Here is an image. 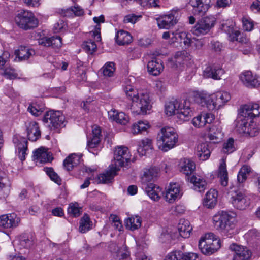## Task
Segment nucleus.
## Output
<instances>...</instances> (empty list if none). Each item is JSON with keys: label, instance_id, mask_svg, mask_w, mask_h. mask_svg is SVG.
Masks as SVG:
<instances>
[{"label": "nucleus", "instance_id": "obj_1", "mask_svg": "<svg viewBox=\"0 0 260 260\" xmlns=\"http://www.w3.org/2000/svg\"><path fill=\"white\" fill-rule=\"evenodd\" d=\"M125 92L127 98L132 101L131 109L133 113L136 114H146L148 110L151 108L149 93L147 91H138L135 90L131 85L125 88Z\"/></svg>", "mask_w": 260, "mask_h": 260}, {"label": "nucleus", "instance_id": "obj_2", "mask_svg": "<svg viewBox=\"0 0 260 260\" xmlns=\"http://www.w3.org/2000/svg\"><path fill=\"white\" fill-rule=\"evenodd\" d=\"M260 115V106L257 103H249L241 108L240 114L234 122L235 130L239 134H245L249 120Z\"/></svg>", "mask_w": 260, "mask_h": 260}, {"label": "nucleus", "instance_id": "obj_3", "mask_svg": "<svg viewBox=\"0 0 260 260\" xmlns=\"http://www.w3.org/2000/svg\"><path fill=\"white\" fill-rule=\"evenodd\" d=\"M214 228L222 235L231 237L236 233L234 218L227 212L222 211L213 217Z\"/></svg>", "mask_w": 260, "mask_h": 260}, {"label": "nucleus", "instance_id": "obj_4", "mask_svg": "<svg viewBox=\"0 0 260 260\" xmlns=\"http://www.w3.org/2000/svg\"><path fill=\"white\" fill-rule=\"evenodd\" d=\"M231 95L227 92L220 91L205 96L203 94L197 95L196 101L200 103L202 106L206 105L209 110H218L224 106L230 99Z\"/></svg>", "mask_w": 260, "mask_h": 260}, {"label": "nucleus", "instance_id": "obj_5", "mask_svg": "<svg viewBox=\"0 0 260 260\" xmlns=\"http://www.w3.org/2000/svg\"><path fill=\"white\" fill-rule=\"evenodd\" d=\"M189 104L185 101L180 103L175 100L170 101L166 104L165 112L168 116L176 114L177 117L182 121H187L192 116V112L188 105Z\"/></svg>", "mask_w": 260, "mask_h": 260}, {"label": "nucleus", "instance_id": "obj_6", "mask_svg": "<svg viewBox=\"0 0 260 260\" xmlns=\"http://www.w3.org/2000/svg\"><path fill=\"white\" fill-rule=\"evenodd\" d=\"M178 141V135L172 127H163L157 137V145L159 149L166 152L173 148Z\"/></svg>", "mask_w": 260, "mask_h": 260}, {"label": "nucleus", "instance_id": "obj_7", "mask_svg": "<svg viewBox=\"0 0 260 260\" xmlns=\"http://www.w3.org/2000/svg\"><path fill=\"white\" fill-rule=\"evenodd\" d=\"M17 25L21 28L27 30L38 26L39 21L34 14L23 9L17 11Z\"/></svg>", "mask_w": 260, "mask_h": 260}, {"label": "nucleus", "instance_id": "obj_8", "mask_svg": "<svg viewBox=\"0 0 260 260\" xmlns=\"http://www.w3.org/2000/svg\"><path fill=\"white\" fill-rule=\"evenodd\" d=\"M65 118L59 111H49L46 113L43 121L50 129L64 126Z\"/></svg>", "mask_w": 260, "mask_h": 260}, {"label": "nucleus", "instance_id": "obj_9", "mask_svg": "<svg viewBox=\"0 0 260 260\" xmlns=\"http://www.w3.org/2000/svg\"><path fill=\"white\" fill-rule=\"evenodd\" d=\"M199 248L205 255H211L220 247V241L210 237V234L206 235L199 242Z\"/></svg>", "mask_w": 260, "mask_h": 260}, {"label": "nucleus", "instance_id": "obj_10", "mask_svg": "<svg viewBox=\"0 0 260 260\" xmlns=\"http://www.w3.org/2000/svg\"><path fill=\"white\" fill-rule=\"evenodd\" d=\"M130 157L131 155L127 147L122 146L117 147L114 152L112 165L119 170L120 167L128 166Z\"/></svg>", "mask_w": 260, "mask_h": 260}, {"label": "nucleus", "instance_id": "obj_11", "mask_svg": "<svg viewBox=\"0 0 260 260\" xmlns=\"http://www.w3.org/2000/svg\"><path fill=\"white\" fill-rule=\"evenodd\" d=\"M215 19L213 16H207L199 20L192 27L191 31L197 36L206 35L214 26Z\"/></svg>", "mask_w": 260, "mask_h": 260}, {"label": "nucleus", "instance_id": "obj_12", "mask_svg": "<svg viewBox=\"0 0 260 260\" xmlns=\"http://www.w3.org/2000/svg\"><path fill=\"white\" fill-rule=\"evenodd\" d=\"M230 196V202L237 209L244 210L250 204L249 200L243 191L235 190L231 192Z\"/></svg>", "mask_w": 260, "mask_h": 260}, {"label": "nucleus", "instance_id": "obj_13", "mask_svg": "<svg viewBox=\"0 0 260 260\" xmlns=\"http://www.w3.org/2000/svg\"><path fill=\"white\" fill-rule=\"evenodd\" d=\"M234 23L231 20H226L221 24V29L229 35L230 41H237L242 43H246L247 39L243 36V34L234 28Z\"/></svg>", "mask_w": 260, "mask_h": 260}, {"label": "nucleus", "instance_id": "obj_14", "mask_svg": "<svg viewBox=\"0 0 260 260\" xmlns=\"http://www.w3.org/2000/svg\"><path fill=\"white\" fill-rule=\"evenodd\" d=\"M211 0H189L188 5L192 7L194 15H204L210 7Z\"/></svg>", "mask_w": 260, "mask_h": 260}, {"label": "nucleus", "instance_id": "obj_15", "mask_svg": "<svg viewBox=\"0 0 260 260\" xmlns=\"http://www.w3.org/2000/svg\"><path fill=\"white\" fill-rule=\"evenodd\" d=\"M38 44L44 47H51L53 48L58 49L62 46L61 38L59 36H53L52 37H41L40 33L37 34Z\"/></svg>", "mask_w": 260, "mask_h": 260}, {"label": "nucleus", "instance_id": "obj_16", "mask_svg": "<svg viewBox=\"0 0 260 260\" xmlns=\"http://www.w3.org/2000/svg\"><path fill=\"white\" fill-rule=\"evenodd\" d=\"M240 79L244 85L248 87H257L260 85V80L257 75H253L250 71L243 72L240 75Z\"/></svg>", "mask_w": 260, "mask_h": 260}, {"label": "nucleus", "instance_id": "obj_17", "mask_svg": "<svg viewBox=\"0 0 260 260\" xmlns=\"http://www.w3.org/2000/svg\"><path fill=\"white\" fill-rule=\"evenodd\" d=\"M182 195L179 185L177 183H170L166 191L165 198L167 201L173 203L176 200L180 198Z\"/></svg>", "mask_w": 260, "mask_h": 260}, {"label": "nucleus", "instance_id": "obj_18", "mask_svg": "<svg viewBox=\"0 0 260 260\" xmlns=\"http://www.w3.org/2000/svg\"><path fill=\"white\" fill-rule=\"evenodd\" d=\"M177 22V17L172 13L164 15L157 19L158 26L159 28L162 29H170L175 25Z\"/></svg>", "mask_w": 260, "mask_h": 260}, {"label": "nucleus", "instance_id": "obj_19", "mask_svg": "<svg viewBox=\"0 0 260 260\" xmlns=\"http://www.w3.org/2000/svg\"><path fill=\"white\" fill-rule=\"evenodd\" d=\"M28 139L36 141L41 137V131L38 123L35 121H29L25 123Z\"/></svg>", "mask_w": 260, "mask_h": 260}, {"label": "nucleus", "instance_id": "obj_20", "mask_svg": "<svg viewBox=\"0 0 260 260\" xmlns=\"http://www.w3.org/2000/svg\"><path fill=\"white\" fill-rule=\"evenodd\" d=\"M92 136L91 139L87 141V147L88 150L95 154L93 152L91 151V149L96 148L99 144L101 141V130L99 126L94 125L92 127Z\"/></svg>", "mask_w": 260, "mask_h": 260}, {"label": "nucleus", "instance_id": "obj_21", "mask_svg": "<svg viewBox=\"0 0 260 260\" xmlns=\"http://www.w3.org/2000/svg\"><path fill=\"white\" fill-rule=\"evenodd\" d=\"M229 248L234 251L241 260H248L251 256V251L246 247L233 243L230 245Z\"/></svg>", "mask_w": 260, "mask_h": 260}, {"label": "nucleus", "instance_id": "obj_22", "mask_svg": "<svg viewBox=\"0 0 260 260\" xmlns=\"http://www.w3.org/2000/svg\"><path fill=\"white\" fill-rule=\"evenodd\" d=\"M147 195L154 201H158L163 194L162 189L155 184L150 183L142 186Z\"/></svg>", "mask_w": 260, "mask_h": 260}, {"label": "nucleus", "instance_id": "obj_23", "mask_svg": "<svg viewBox=\"0 0 260 260\" xmlns=\"http://www.w3.org/2000/svg\"><path fill=\"white\" fill-rule=\"evenodd\" d=\"M164 66L161 60L156 57H152L147 63V70L149 74L158 76L163 71Z\"/></svg>", "mask_w": 260, "mask_h": 260}, {"label": "nucleus", "instance_id": "obj_24", "mask_svg": "<svg viewBox=\"0 0 260 260\" xmlns=\"http://www.w3.org/2000/svg\"><path fill=\"white\" fill-rule=\"evenodd\" d=\"M224 73V71L221 68L216 66H208L203 72V76L205 78H211L219 80Z\"/></svg>", "mask_w": 260, "mask_h": 260}, {"label": "nucleus", "instance_id": "obj_25", "mask_svg": "<svg viewBox=\"0 0 260 260\" xmlns=\"http://www.w3.org/2000/svg\"><path fill=\"white\" fill-rule=\"evenodd\" d=\"M188 180L192 183V188L197 191L202 192L206 188L207 184L206 180L199 175H193L188 177Z\"/></svg>", "mask_w": 260, "mask_h": 260}, {"label": "nucleus", "instance_id": "obj_26", "mask_svg": "<svg viewBox=\"0 0 260 260\" xmlns=\"http://www.w3.org/2000/svg\"><path fill=\"white\" fill-rule=\"evenodd\" d=\"M119 170L114 166L110 168L105 172L100 174L97 178L98 183H108L111 182L114 177L116 175V172Z\"/></svg>", "mask_w": 260, "mask_h": 260}, {"label": "nucleus", "instance_id": "obj_27", "mask_svg": "<svg viewBox=\"0 0 260 260\" xmlns=\"http://www.w3.org/2000/svg\"><path fill=\"white\" fill-rule=\"evenodd\" d=\"M208 138L214 143H218L223 138L222 128L219 125H212L209 127Z\"/></svg>", "mask_w": 260, "mask_h": 260}, {"label": "nucleus", "instance_id": "obj_28", "mask_svg": "<svg viewBox=\"0 0 260 260\" xmlns=\"http://www.w3.org/2000/svg\"><path fill=\"white\" fill-rule=\"evenodd\" d=\"M211 143L207 142L202 143L199 144L197 148V155L202 160H207L210 156V145Z\"/></svg>", "mask_w": 260, "mask_h": 260}, {"label": "nucleus", "instance_id": "obj_29", "mask_svg": "<svg viewBox=\"0 0 260 260\" xmlns=\"http://www.w3.org/2000/svg\"><path fill=\"white\" fill-rule=\"evenodd\" d=\"M81 157V155L71 154L63 161L64 167L68 171L73 170L81 163L82 160Z\"/></svg>", "mask_w": 260, "mask_h": 260}, {"label": "nucleus", "instance_id": "obj_30", "mask_svg": "<svg viewBox=\"0 0 260 260\" xmlns=\"http://www.w3.org/2000/svg\"><path fill=\"white\" fill-rule=\"evenodd\" d=\"M218 192L215 189H210L205 195L204 199V205L208 208L215 207L217 202Z\"/></svg>", "mask_w": 260, "mask_h": 260}, {"label": "nucleus", "instance_id": "obj_31", "mask_svg": "<svg viewBox=\"0 0 260 260\" xmlns=\"http://www.w3.org/2000/svg\"><path fill=\"white\" fill-rule=\"evenodd\" d=\"M192 230L190 222L185 219H181L178 224V230L180 235L184 238H187L190 236V232Z\"/></svg>", "mask_w": 260, "mask_h": 260}, {"label": "nucleus", "instance_id": "obj_32", "mask_svg": "<svg viewBox=\"0 0 260 260\" xmlns=\"http://www.w3.org/2000/svg\"><path fill=\"white\" fill-rule=\"evenodd\" d=\"M110 119L122 125H126L129 122V117L123 112H118L115 110L108 112Z\"/></svg>", "mask_w": 260, "mask_h": 260}, {"label": "nucleus", "instance_id": "obj_33", "mask_svg": "<svg viewBox=\"0 0 260 260\" xmlns=\"http://www.w3.org/2000/svg\"><path fill=\"white\" fill-rule=\"evenodd\" d=\"M180 171L186 176L191 175L195 170L194 162L189 159L183 158L179 164Z\"/></svg>", "mask_w": 260, "mask_h": 260}, {"label": "nucleus", "instance_id": "obj_34", "mask_svg": "<svg viewBox=\"0 0 260 260\" xmlns=\"http://www.w3.org/2000/svg\"><path fill=\"white\" fill-rule=\"evenodd\" d=\"M17 149L18 157L21 161L25 160V157L28 154V141L25 138H21L17 141Z\"/></svg>", "mask_w": 260, "mask_h": 260}, {"label": "nucleus", "instance_id": "obj_35", "mask_svg": "<svg viewBox=\"0 0 260 260\" xmlns=\"http://www.w3.org/2000/svg\"><path fill=\"white\" fill-rule=\"evenodd\" d=\"M218 178H219L220 184L223 186L228 185V173L226 169L225 161L222 159L218 170Z\"/></svg>", "mask_w": 260, "mask_h": 260}, {"label": "nucleus", "instance_id": "obj_36", "mask_svg": "<svg viewBox=\"0 0 260 260\" xmlns=\"http://www.w3.org/2000/svg\"><path fill=\"white\" fill-rule=\"evenodd\" d=\"M16 218V214L14 213L0 216V226L6 229L11 228L15 223Z\"/></svg>", "mask_w": 260, "mask_h": 260}, {"label": "nucleus", "instance_id": "obj_37", "mask_svg": "<svg viewBox=\"0 0 260 260\" xmlns=\"http://www.w3.org/2000/svg\"><path fill=\"white\" fill-rule=\"evenodd\" d=\"M151 140L145 138L139 142L137 151L140 156L146 155L147 151L152 149Z\"/></svg>", "mask_w": 260, "mask_h": 260}, {"label": "nucleus", "instance_id": "obj_38", "mask_svg": "<svg viewBox=\"0 0 260 260\" xmlns=\"http://www.w3.org/2000/svg\"><path fill=\"white\" fill-rule=\"evenodd\" d=\"M33 157L40 162L45 163L49 161L50 156L45 148L41 147L34 151Z\"/></svg>", "mask_w": 260, "mask_h": 260}, {"label": "nucleus", "instance_id": "obj_39", "mask_svg": "<svg viewBox=\"0 0 260 260\" xmlns=\"http://www.w3.org/2000/svg\"><path fill=\"white\" fill-rule=\"evenodd\" d=\"M115 39L118 45H124L132 42V37L127 31L121 30L117 32Z\"/></svg>", "mask_w": 260, "mask_h": 260}, {"label": "nucleus", "instance_id": "obj_40", "mask_svg": "<svg viewBox=\"0 0 260 260\" xmlns=\"http://www.w3.org/2000/svg\"><path fill=\"white\" fill-rule=\"evenodd\" d=\"M251 171V168L248 165H243L240 169L237 175V183L239 187L243 186V183L246 180Z\"/></svg>", "mask_w": 260, "mask_h": 260}, {"label": "nucleus", "instance_id": "obj_41", "mask_svg": "<svg viewBox=\"0 0 260 260\" xmlns=\"http://www.w3.org/2000/svg\"><path fill=\"white\" fill-rule=\"evenodd\" d=\"M210 115L209 114L198 115L192 119V123L195 127L198 128L204 126L206 123H210L212 122L213 120L212 117L210 121H208V119L210 118Z\"/></svg>", "mask_w": 260, "mask_h": 260}, {"label": "nucleus", "instance_id": "obj_42", "mask_svg": "<svg viewBox=\"0 0 260 260\" xmlns=\"http://www.w3.org/2000/svg\"><path fill=\"white\" fill-rule=\"evenodd\" d=\"M93 20L96 25L95 26L94 30L90 32L92 36L94 37L96 41H100L101 40L100 31L101 27L100 23H103L105 21V17L103 15H100L99 17H94Z\"/></svg>", "mask_w": 260, "mask_h": 260}, {"label": "nucleus", "instance_id": "obj_43", "mask_svg": "<svg viewBox=\"0 0 260 260\" xmlns=\"http://www.w3.org/2000/svg\"><path fill=\"white\" fill-rule=\"evenodd\" d=\"M141 218L138 216L129 217L125 221L126 228L131 231L139 229L141 226Z\"/></svg>", "mask_w": 260, "mask_h": 260}, {"label": "nucleus", "instance_id": "obj_44", "mask_svg": "<svg viewBox=\"0 0 260 260\" xmlns=\"http://www.w3.org/2000/svg\"><path fill=\"white\" fill-rule=\"evenodd\" d=\"M35 54V51L29 49L25 46H20L17 49V58L20 61L27 60L32 54Z\"/></svg>", "mask_w": 260, "mask_h": 260}, {"label": "nucleus", "instance_id": "obj_45", "mask_svg": "<svg viewBox=\"0 0 260 260\" xmlns=\"http://www.w3.org/2000/svg\"><path fill=\"white\" fill-rule=\"evenodd\" d=\"M149 127L150 125L147 121H139L133 125L131 131L134 135H136L146 131Z\"/></svg>", "mask_w": 260, "mask_h": 260}, {"label": "nucleus", "instance_id": "obj_46", "mask_svg": "<svg viewBox=\"0 0 260 260\" xmlns=\"http://www.w3.org/2000/svg\"><path fill=\"white\" fill-rule=\"evenodd\" d=\"M249 121L247 130L245 134L250 137L257 136L259 133V126L256 123L251 120V119Z\"/></svg>", "mask_w": 260, "mask_h": 260}, {"label": "nucleus", "instance_id": "obj_47", "mask_svg": "<svg viewBox=\"0 0 260 260\" xmlns=\"http://www.w3.org/2000/svg\"><path fill=\"white\" fill-rule=\"evenodd\" d=\"M236 149L234 139L230 138L225 142L222 145L221 152L224 154H229L233 153Z\"/></svg>", "mask_w": 260, "mask_h": 260}, {"label": "nucleus", "instance_id": "obj_48", "mask_svg": "<svg viewBox=\"0 0 260 260\" xmlns=\"http://www.w3.org/2000/svg\"><path fill=\"white\" fill-rule=\"evenodd\" d=\"M187 54V52L185 51H179L175 54L173 63L176 68L185 63Z\"/></svg>", "mask_w": 260, "mask_h": 260}, {"label": "nucleus", "instance_id": "obj_49", "mask_svg": "<svg viewBox=\"0 0 260 260\" xmlns=\"http://www.w3.org/2000/svg\"><path fill=\"white\" fill-rule=\"evenodd\" d=\"M19 240L20 245L25 248H29L33 244L32 238L26 233H24L20 235L19 236Z\"/></svg>", "mask_w": 260, "mask_h": 260}, {"label": "nucleus", "instance_id": "obj_50", "mask_svg": "<svg viewBox=\"0 0 260 260\" xmlns=\"http://www.w3.org/2000/svg\"><path fill=\"white\" fill-rule=\"evenodd\" d=\"M90 223L89 217L87 214H85L80 220L79 231L82 233L88 231L90 229Z\"/></svg>", "mask_w": 260, "mask_h": 260}, {"label": "nucleus", "instance_id": "obj_51", "mask_svg": "<svg viewBox=\"0 0 260 260\" xmlns=\"http://www.w3.org/2000/svg\"><path fill=\"white\" fill-rule=\"evenodd\" d=\"M84 13L83 10L79 6L69 8L62 10V14L64 16H69L74 14L76 16H81Z\"/></svg>", "mask_w": 260, "mask_h": 260}, {"label": "nucleus", "instance_id": "obj_52", "mask_svg": "<svg viewBox=\"0 0 260 260\" xmlns=\"http://www.w3.org/2000/svg\"><path fill=\"white\" fill-rule=\"evenodd\" d=\"M101 70L104 76L111 77L113 75L115 70V63L113 62H107L103 66Z\"/></svg>", "mask_w": 260, "mask_h": 260}, {"label": "nucleus", "instance_id": "obj_53", "mask_svg": "<svg viewBox=\"0 0 260 260\" xmlns=\"http://www.w3.org/2000/svg\"><path fill=\"white\" fill-rule=\"evenodd\" d=\"M44 171L50 177L51 180L55 182L57 184H61V179L58 176L56 172H54L52 168H44Z\"/></svg>", "mask_w": 260, "mask_h": 260}, {"label": "nucleus", "instance_id": "obj_54", "mask_svg": "<svg viewBox=\"0 0 260 260\" xmlns=\"http://www.w3.org/2000/svg\"><path fill=\"white\" fill-rule=\"evenodd\" d=\"M0 191H3V197L7 196L10 191V186L8 179L0 177Z\"/></svg>", "mask_w": 260, "mask_h": 260}, {"label": "nucleus", "instance_id": "obj_55", "mask_svg": "<svg viewBox=\"0 0 260 260\" xmlns=\"http://www.w3.org/2000/svg\"><path fill=\"white\" fill-rule=\"evenodd\" d=\"M83 47L88 53L92 54L96 51L97 46L94 41L89 40L84 42Z\"/></svg>", "mask_w": 260, "mask_h": 260}, {"label": "nucleus", "instance_id": "obj_56", "mask_svg": "<svg viewBox=\"0 0 260 260\" xmlns=\"http://www.w3.org/2000/svg\"><path fill=\"white\" fill-rule=\"evenodd\" d=\"M182 256V251H174L168 253L164 260H182L183 259Z\"/></svg>", "mask_w": 260, "mask_h": 260}, {"label": "nucleus", "instance_id": "obj_57", "mask_svg": "<svg viewBox=\"0 0 260 260\" xmlns=\"http://www.w3.org/2000/svg\"><path fill=\"white\" fill-rule=\"evenodd\" d=\"M243 27L245 30L250 31L253 29V23L249 18L244 17L242 18Z\"/></svg>", "mask_w": 260, "mask_h": 260}, {"label": "nucleus", "instance_id": "obj_58", "mask_svg": "<svg viewBox=\"0 0 260 260\" xmlns=\"http://www.w3.org/2000/svg\"><path fill=\"white\" fill-rule=\"evenodd\" d=\"M68 213L74 217H78L80 215V209L77 203L71 204L68 209Z\"/></svg>", "mask_w": 260, "mask_h": 260}, {"label": "nucleus", "instance_id": "obj_59", "mask_svg": "<svg viewBox=\"0 0 260 260\" xmlns=\"http://www.w3.org/2000/svg\"><path fill=\"white\" fill-rule=\"evenodd\" d=\"M28 111L33 115L38 116L43 112V108H39L38 105H30L28 108Z\"/></svg>", "mask_w": 260, "mask_h": 260}, {"label": "nucleus", "instance_id": "obj_60", "mask_svg": "<svg viewBox=\"0 0 260 260\" xmlns=\"http://www.w3.org/2000/svg\"><path fill=\"white\" fill-rule=\"evenodd\" d=\"M149 169L146 170L143 174V176L141 178V182L142 186L149 184L151 183L150 182L153 181V178L150 176Z\"/></svg>", "mask_w": 260, "mask_h": 260}, {"label": "nucleus", "instance_id": "obj_61", "mask_svg": "<svg viewBox=\"0 0 260 260\" xmlns=\"http://www.w3.org/2000/svg\"><path fill=\"white\" fill-rule=\"evenodd\" d=\"M4 76L9 79H15L16 78L15 70L11 67L7 68L4 72Z\"/></svg>", "mask_w": 260, "mask_h": 260}, {"label": "nucleus", "instance_id": "obj_62", "mask_svg": "<svg viewBox=\"0 0 260 260\" xmlns=\"http://www.w3.org/2000/svg\"><path fill=\"white\" fill-rule=\"evenodd\" d=\"M66 25V23L63 20H59L54 25L55 32H58L60 31Z\"/></svg>", "mask_w": 260, "mask_h": 260}, {"label": "nucleus", "instance_id": "obj_63", "mask_svg": "<svg viewBox=\"0 0 260 260\" xmlns=\"http://www.w3.org/2000/svg\"><path fill=\"white\" fill-rule=\"evenodd\" d=\"M138 18V17L135 14H129L124 17L123 21L124 23H135Z\"/></svg>", "mask_w": 260, "mask_h": 260}, {"label": "nucleus", "instance_id": "obj_64", "mask_svg": "<svg viewBox=\"0 0 260 260\" xmlns=\"http://www.w3.org/2000/svg\"><path fill=\"white\" fill-rule=\"evenodd\" d=\"M231 3V0H217L216 5L218 7L225 8L229 6Z\"/></svg>", "mask_w": 260, "mask_h": 260}]
</instances>
